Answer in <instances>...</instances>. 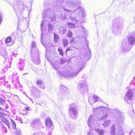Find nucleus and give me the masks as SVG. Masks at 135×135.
Returning a JSON list of instances; mask_svg holds the SVG:
<instances>
[{
  "label": "nucleus",
  "mask_w": 135,
  "mask_h": 135,
  "mask_svg": "<svg viewBox=\"0 0 135 135\" xmlns=\"http://www.w3.org/2000/svg\"><path fill=\"white\" fill-rule=\"evenodd\" d=\"M4 123L7 125H8V124L9 123L8 121L5 118H4Z\"/></svg>",
  "instance_id": "45"
},
{
  "label": "nucleus",
  "mask_w": 135,
  "mask_h": 135,
  "mask_svg": "<svg viewBox=\"0 0 135 135\" xmlns=\"http://www.w3.org/2000/svg\"><path fill=\"white\" fill-rule=\"evenodd\" d=\"M11 37H9L6 38L5 42L6 43H8L11 42Z\"/></svg>",
  "instance_id": "34"
},
{
  "label": "nucleus",
  "mask_w": 135,
  "mask_h": 135,
  "mask_svg": "<svg viewBox=\"0 0 135 135\" xmlns=\"http://www.w3.org/2000/svg\"><path fill=\"white\" fill-rule=\"evenodd\" d=\"M42 80L41 79L38 80L37 81V84L38 85V87L41 88H43L44 86H42Z\"/></svg>",
  "instance_id": "26"
},
{
  "label": "nucleus",
  "mask_w": 135,
  "mask_h": 135,
  "mask_svg": "<svg viewBox=\"0 0 135 135\" xmlns=\"http://www.w3.org/2000/svg\"><path fill=\"white\" fill-rule=\"evenodd\" d=\"M26 96L27 97H28V95H26Z\"/></svg>",
  "instance_id": "62"
},
{
  "label": "nucleus",
  "mask_w": 135,
  "mask_h": 135,
  "mask_svg": "<svg viewBox=\"0 0 135 135\" xmlns=\"http://www.w3.org/2000/svg\"><path fill=\"white\" fill-rule=\"evenodd\" d=\"M74 40V38H73V39H71L70 40V41L71 42H73Z\"/></svg>",
  "instance_id": "56"
},
{
  "label": "nucleus",
  "mask_w": 135,
  "mask_h": 135,
  "mask_svg": "<svg viewBox=\"0 0 135 135\" xmlns=\"http://www.w3.org/2000/svg\"><path fill=\"white\" fill-rule=\"evenodd\" d=\"M54 7H52L51 8H49L44 12V15L47 17V21H54L56 19L54 11L53 10Z\"/></svg>",
  "instance_id": "6"
},
{
  "label": "nucleus",
  "mask_w": 135,
  "mask_h": 135,
  "mask_svg": "<svg viewBox=\"0 0 135 135\" xmlns=\"http://www.w3.org/2000/svg\"><path fill=\"white\" fill-rule=\"evenodd\" d=\"M15 96H16L17 98H18L19 97H18L17 95H15Z\"/></svg>",
  "instance_id": "60"
},
{
  "label": "nucleus",
  "mask_w": 135,
  "mask_h": 135,
  "mask_svg": "<svg viewBox=\"0 0 135 135\" xmlns=\"http://www.w3.org/2000/svg\"><path fill=\"white\" fill-rule=\"evenodd\" d=\"M44 13H43L42 14V18H46V17H45V15H44ZM44 20H45V19H44Z\"/></svg>",
  "instance_id": "49"
},
{
  "label": "nucleus",
  "mask_w": 135,
  "mask_h": 135,
  "mask_svg": "<svg viewBox=\"0 0 135 135\" xmlns=\"http://www.w3.org/2000/svg\"><path fill=\"white\" fill-rule=\"evenodd\" d=\"M52 67L55 68V69L56 70V68H55V65H53L52 66Z\"/></svg>",
  "instance_id": "55"
},
{
  "label": "nucleus",
  "mask_w": 135,
  "mask_h": 135,
  "mask_svg": "<svg viewBox=\"0 0 135 135\" xmlns=\"http://www.w3.org/2000/svg\"><path fill=\"white\" fill-rule=\"evenodd\" d=\"M78 87L80 88V92L82 93H84V91H87L88 89V86L85 81H84L83 83L79 84Z\"/></svg>",
  "instance_id": "13"
},
{
  "label": "nucleus",
  "mask_w": 135,
  "mask_h": 135,
  "mask_svg": "<svg viewBox=\"0 0 135 135\" xmlns=\"http://www.w3.org/2000/svg\"><path fill=\"white\" fill-rule=\"evenodd\" d=\"M54 41L56 43L57 42L59 38V36L56 34L54 33Z\"/></svg>",
  "instance_id": "32"
},
{
  "label": "nucleus",
  "mask_w": 135,
  "mask_h": 135,
  "mask_svg": "<svg viewBox=\"0 0 135 135\" xmlns=\"http://www.w3.org/2000/svg\"><path fill=\"white\" fill-rule=\"evenodd\" d=\"M46 131L48 135H51L53 129L52 127V122L51 120L49 118H48L46 120Z\"/></svg>",
  "instance_id": "10"
},
{
  "label": "nucleus",
  "mask_w": 135,
  "mask_h": 135,
  "mask_svg": "<svg viewBox=\"0 0 135 135\" xmlns=\"http://www.w3.org/2000/svg\"><path fill=\"white\" fill-rule=\"evenodd\" d=\"M39 135H46L44 132H41L39 133Z\"/></svg>",
  "instance_id": "47"
},
{
  "label": "nucleus",
  "mask_w": 135,
  "mask_h": 135,
  "mask_svg": "<svg viewBox=\"0 0 135 135\" xmlns=\"http://www.w3.org/2000/svg\"><path fill=\"white\" fill-rule=\"evenodd\" d=\"M25 109L26 110H30V109L29 107H25Z\"/></svg>",
  "instance_id": "48"
},
{
  "label": "nucleus",
  "mask_w": 135,
  "mask_h": 135,
  "mask_svg": "<svg viewBox=\"0 0 135 135\" xmlns=\"http://www.w3.org/2000/svg\"><path fill=\"white\" fill-rule=\"evenodd\" d=\"M3 114V113L2 112H0V115H2Z\"/></svg>",
  "instance_id": "54"
},
{
  "label": "nucleus",
  "mask_w": 135,
  "mask_h": 135,
  "mask_svg": "<svg viewBox=\"0 0 135 135\" xmlns=\"http://www.w3.org/2000/svg\"><path fill=\"white\" fill-rule=\"evenodd\" d=\"M129 43L132 46L135 42V37L132 36H129L128 38Z\"/></svg>",
  "instance_id": "19"
},
{
  "label": "nucleus",
  "mask_w": 135,
  "mask_h": 135,
  "mask_svg": "<svg viewBox=\"0 0 135 135\" xmlns=\"http://www.w3.org/2000/svg\"><path fill=\"white\" fill-rule=\"evenodd\" d=\"M60 90L59 93L58 94L60 98L65 96L66 93V88L64 86H61L60 88Z\"/></svg>",
  "instance_id": "14"
},
{
  "label": "nucleus",
  "mask_w": 135,
  "mask_h": 135,
  "mask_svg": "<svg viewBox=\"0 0 135 135\" xmlns=\"http://www.w3.org/2000/svg\"><path fill=\"white\" fill-rule=\"evenodd\" d=\"M4 76H3H3H0V78H3Z\"/></svg>",
  "instance_id": "52"
},
{
  "label": "nucleus",
  "mask_w": 135,
  "mask_h": 135,
  "mask_svg": "<svg viewBox=\"0 0 135 135\" xmlns=\"http://www.w3.org/2000/svg\"><path fill=\"white\" fill-rule=\"evenodd\" d=\"M18 53L17 51H15L13 52V53L12 54V55L14 56L15 57H16Z\"/></svg>",
  "instance_id": "42"
},
{
  "label": "nucleus",
  "mask_w": 135,
  "mask_h": 135,
  "mask_svg": "<svg viewBox=\"0 0 135 135\" xmlns=\"http://www.w3.org/2000/svg\"><path fill=\"white\" fill-rule=\"evenodd\" d=\"M63 42L64 46L65 47L68 44L69 42L68 40L66 39H64L63 40Z\"/></svg>",
  "instance_id": "31"
},
{
  "label": "nucleus",
  "mask_w": 135,
  "mask_h": 135,
  "mask_svg": "<svg viewBox=\"0 0 135 135\" xmlns=\"http://www.w3.org/2000/svg\"><path fill=\"white\" fill-rule=\"evenodd\" d=\"M31 55L32 56V58L34 62H36V64H38L40 63V60L39 59V56L38 54H37V57L36 58V59H34V57H33V56L32 55V54H31Z\"/></svg>",
  "instance_id": "23"
},
{
  "label": "nucleus",
  "mask_w": 135,
  "mask_h": 135,
  "mask_svg": "<svg viewBox=\"0 0 135 135\" xmlns=\"http://www.w3.org/2000/svg\"><path fill=\"white\" fill-rule=\"evenodd\" d=\"M111 122L110 120H108L105 121L104 123L102 124L105 127H107L109 125Z\"/></svg>",
  "instance_id": "25"
},
{
  "label": "nucleus",
  "mask_w": 135,
  "mask_h": 135,
  "mask_svg": "<svg viewBox=\"0 0 135 135\" xmlns=\"http://www.w3.org/2000/svg\"><path fill=\"white\" fill-rule=\"evenodd\" d=\"M20 61L19 63L18 68L21 70H22L23 69L25 66L24 61L22 59H20Z\"/></svg>",
  "instance_id": "18"
},
{
  "label": "nucleus",
  "mask_w": 135,
  "mask_h": 135,
  "mask_svg": "<svg viewBox=\"0 0 135 135\" xmlns=\"http://www.w3.org/2000/svg\"><path fill=\"white\" fill-rule=\"evenodd\" d=\"M16 135H21V131L19 130L16 131Z\"/></svg>",
  "instance_id": "44"
},
{
  "label": "nucleus",
  "mask_w": 135,
  "mask_h": 135,
  "mask_svg": "<svg viewBox=\"0 0 135 135\" xmlns=\"http://www.w3.org/2000/svg\"><path fill=\"white\" fill-rule=\"evenodd\" d=\"M32 126L35 129H41V127L44 128V127L43 124H42L39 120L35 119L33 120L31 123Z\"/></svg>",
  "instance_id": "12"
},
{
  "label": "nucleus",
  "mask_w": 135,
  "mask_h": 135,
  "mask_svg": "<svg viewBox=\"0 0 135 135\" xmlns=\"http://www.w3.org/2000/svg\"><path fill=\"white\" fill-rule=\"evenodd\" d=\"M6 109H7L8 108V106H7V105H6Z\"/></svg>",
  "instance_id": "58"
},
{
  "label": "nucleus",
  "mask_w": 135,
  "mask_h": 135,
  "mask_svg": "<svg viewBox=\"0 0 135 135\" xmlns=\"http://www.w3.org/2000/svg\"><path fill=\"white\" fill-rule=\"evenodd\" d=\"M4 103L5 100L3 99L2 97H0V104L2 105L4 104Z\"/></svg>",
  "instance_id": "40"
},
{
  "label": "nucleus",
  "mask_w": 135,
  "mask_h": 135,
  "mask_svg": "<svg viewBox=\"0 0 135 135\" xmlns=\"http://www.w3.org/2000/svg\"><path fill=\"white\" fill-rule=\"evenodd\" d=\"M122 24L118 20L113 21V32L114 33L118 34L120 33L122 27Z\"/></svg>",
  "instance_id": "7"
},
{
  "label": "nucleus",
  "mask_w": 135,
  "mask_h": 135,
  "mask_svg": "<svg viewBox=\"0 0 135 135\" xmlns=\"http://www.w3.org/2000/svg\"><path fill=\"white\" fill-rule=\"evenodd\" d=\"M68 26L70 28H73L75 27L74 24L71 23H68Z\"/></svg>",
  "instance_id": "35"
},
{
  "label": "nucleus",
  "mask_w": 135,
  "mask_h": 135,
  "mask_svg": "<svg viewBox=\"0 0 135 135\" xmlns=\"http://www.w3.org/2000/svg\"><path fill=\"white\" fill-rule=\"evenodd\" d=\"M65 129L66 131L68 132H70L71 131L72 129V128L70 125H68L66 126Z\"/></svg>",
  "instance_id": "30"
},
{
  "label": "nucleus",
  "mask_w": 135,
  "mask_h": 135,
  "mask_svg": "<svg viewBox=\"0 0 135 135\" xmlns=\"http://www.w3.org/2000/svg\"><path fill=\"white\" fill-rule=\"evenodd\" d=\"M28 120H27L26 121L24 122V123H27L28 122ZM21 123H23V122H22L21 121Z\"/></svg>",
  "instance_id": "50"
},
{
  "label": "nucleus",
  "mask_w": 135,
  "mask_h": 135,
  "mask_svg": "<svg viewBox=\"0 0 135 135\" xmlns=\"http://www.w3.org/2000/svg\"><path fill=\"white\" fill-rule=\"evenodd\" d=\"M11 123L12 124V128L13 129H15L16 128V124L14 121L12 120H11Z\"/></svg>",
  "instance_id": "36"
},
{
  "label": "nucleus",
  "mask_w": 135,
  "mask_h": 135,
  "mask_svg": "<svg viewBox=\"0 0 135 135\" xmlns=\"http://www.w3.org/2000/svg\"><path fill=\"white\" fill-rule=\"evenodd\" d=\"M32 135H39L38 133H34Z\"/></svg>",
  "instance_id": "51"
},
{
  "label": "nucleus",
  "mask_w": 135,
  "mask_h": 135,
  "mask_svg": "<svg viewBox=\"0 0 135 135\" xmlns=\"http://www.w3.org/2000/svg\"><path fill=\"white\" fill-rule=\"evenodd\" d=\"M73 34L71 31L69 30L68 31L67 36L70 38L72 37Z\"/></svg>",
  "instance_id": "37"
},
{
  "label": "nucleus",
  "mask_w": 135,
  "mask_h": 135,
  "mask_svg": "<svg viewBox=\"0 0 135 135\" xmlns=\"http://www.w3.org/2000/svg\"><path fill=\"white\" fill-rule=\"evenodd\" d=\"M83 60L81 59L80 62H78L77 63L76 69L72 71H65L62 73V75L66 77H73L76 76L83 68L84 66Z\"/></svg>",
  "instance_id": "3"
},
{
  "label": "nucleus",
  "mask_w": 135,
  "mask_h": 135,
  "mask_svg": "<svg viewBox=\"0 0 135 135\" xmlns=\"http://www.w3.org/2000/svg\"><path fill=\"white\" fill-rule=\"evenodd\" d=\"M66 61L63 58L60 59V63L62 64L65 63Z\"/></svg>",
  "instance_id": "43"
},
{
  "label": "nucleus",
  "mask_w": 135,
  "mask_h": 135,
  "mask_svg": "<svg viewBox=\"0 0 135 135\" xmlns=\"http://www.w3.org/2000/svg\"><path fill=\"white\" fill-rule=\"evenodd\" d=\"M23 9V7L21 6H19V7L18 8H15V10L17 13V15H18V13L21 14Z\"/></svg>",
  "instance_id": "20"
},
{
  "label": "nucleus",
  "mask_w": 135,
  "mask_h": 135,
  "mask_svg": "<svg viewBox=\"0 0 135 135\" xmlns=\"http://www.w3.org/2000/svg\"><path fill=\"white\" fill-rule=\"evenodd\" d=\"M29 99L31 101H32V99L30 98H29Z\"/></svg>",
  "instance_id": "59"
},
{
  "label": "nucleus",
  "mask_w": 135,
  "mask_h": 135,
  "mask_svg": "<svg viewBox=\"0 0 135 135\" xmlns=\"http://www.w3.org/2000/svg\"><path fill=\"white\" fill-rule=\"evenodd\" d=\"M7 125L8 126V128L9 129L10 128V124L9 123L8 124V125Z\"/></svg>",
  "instance_id": "53"
},
{
  "label": "nucleus",
  "mask_w": 135,
  "mask_h": 135,
  "mask_svg": "<svg viewBox=\"0 0 135 135\" xmlns=\"http://www.w3.org/2000/svg\"><path fill=\"white\" fill-rule=\"evenodd\" d=\"M109 109L107 107H99L97 108H94L93 111L94 112L100 115L104 114L101 118L99 121L104 120L107 119V114L109 112Z\"/></svg>",
  "instance_id": "4"
},
{
  "label": "nucleus",
  "mask_w": 135,
  "mask_h": 135,
  "mask_svg": "<svg viewBox=\"0 0 135 135\" xmlns=\"http://www.w3.org/2000/svg\"><path fill=\"white\" fill-rule=\"evenodd\" d=\"M0 55L3 57L5 60L4 61H8L9 62L10 60L8 56V54L6 51V48L4 47H1L0 49Z\"/></svg>",
  "instance_id": "11"
},
{
  "label": "nucleus",
  "mask_w": 135,
  "mask_h": 135,
  "mask_svg": "<svg viewBox=\"0 0 135 135\" xmlns=\"http://www.w3.org/2000/svg\"><path fill=\"white\" fill-rule=\"evenodd\" d=\"M88 102L89 103L91 104L92 105L95 103V100L93 97H89L88 98Z\"/></svg>",
  "instance_id": "27"
},
{
  "label": "nucleus",
  "mask_w": 135,
  "mask_h": 135,
  "mask_svg": "<svg viewBox=\"0 0 135 135\" xmlns=\"http://www.w3.org/2000/svg\"><path fill=\"white\" fill-rule=\"evenodd\" d=\"M90 55V50L88 49L87 50L86 52L85 53L84 57L86 60H89Z\"/></svg>",
  "instance_id": "21"
},
{
  "label": "nucleus",
  "mask_w": 135,
  "mask_h": 135,
  "mask_svg": "<svg viewBox=\"0 0 135 135\" xmlns=\"http://www.w3.org/2000/svg\"><path fill=\"white\" fill-rule=\"evenodd\" d=\"M93 97L95 100V103L98 102H102V99L98 96L95 95H94Z\"/></svg>",
  "instance_id": "24"
},
{
  "label": "nucleus",
  "mask_w": 135,
  "mask_h": 135,
  "mask_svg": "<svg viewBox=\"0 0 135 135\" xmlns=\"http://www.w3.org/2000/svg\"><path fill=\"white\" fill-rule=\"evenodd\" d=\"M94 131L101 135H103L104 133V131L102 129H95Z\"/></svg>",
  "instance_id": "28"
},
{
  "label": "nucleus",
  "mask_w": 135,
  "mask_h": 135,
  "mask_svg": "<svg viewBox=\"0 0 135 135\" xmlns=\"http://www.w3.org/2000/svg\"><path fill=\"white\" fill-rule=\"evenodd\" d=\"M13 78L12 80V83H14L15 81H16L18 80V76H17V73L16 72H14L12 75Z\"/></svg>",
  "instance_id": "22"
},
{
  "label": "nucleus",
  "mask_w": 135,
  "mask_h": 135,
  "mask_svg": "<svg viewBox=\"0 0 135 135\" xmlns=\"http://www.w3.org/2000/svg\"><path fill=\"white\" fill-rule=\"evenodd\" d=\"M48 29L49 31H51L52 30V27L51 24L50 23L48 24Z\"/></svg>",
  "instance_id": "39"
},
{
  "label": "nucleus",
  "mask_w": 135,
  "mask_h": 135,
  "mask_svg": "<svg viewBox=\"0 0 135 135\" xmlns=\"http://www.w3.org/2000/svg\"><path fill=\"white\" fill-rule=\"evenodd\" d=\"M113 113L117 118V121L112 126L110 129V133L112 135L115 133L118 135H124V131L122 127H120V124L124 123V117L122 115L120 112L117 109L113 110Z\"/></svg>",
  "instance_id": "2"
},
{
  "label": "nucleus",
  "mask_w": 135,
  "mask_h": 135,
  "mask_svg": "<svg viewBox=\"0 0 135 135\" xmlns=\"http://www.w3.org/2000/svg\"><path fill=\"white\" fill-rule=\"evenodd\" d=\"M70 116L74 119H76L78 115L77 105L76 103H73L69 106L68 110Z\"/></svg>",
  "instance_id": "5"
},
{
  "label": "nucleus",
  "mask_w": 135,
  "mask_h": 135,
  "mask_svg": "<svg viewBox=\"0 0 135 135\" xmlns=\"http://www.w3.org/2000/svg\"><path fill=\"white\" fill-rule=\"evenodd\" d=\"M132 47L128 42L127 40H124L122 41L120 47L121 49L123 52H127L131 49Z\"/></svg>",
  "instance_id": "9"
},
{
  "label": "nucleus",
  "mask_w": 135,
  "mask_h": 135,
  "mask_svg": "<svg viewBox=\"0 0 135 135\" xmlns=\"http://www.w3.org/2000/svg\"><path fill=\"white\" fill-rule=\"evenodd\" d=\"M80 3V1L79 0H64L62 6H64L63 8L66 11V12L64 11L61 13L59 16V18L63 20L66 19L67 15L66 13V12H71V10L67 9L65 8V7H66L68 8H72L74 9L73 11L72 12L71 14V18L73 21L77 22V20L75 18L77 14H75L74 16L75 13L78 11L79 12L78 14L81 13L83 14L84 12V9L83 7L78 8Z\"/></svg>",
  "instance_id": "1"
},
{
  "label": "nucleus",
  "mask_w": 135,
  "mask_h": 135,
  "mask_svg": "<svg viewBox=\"0 0 135 135\" xmlns=\"http://www.w3.org/2000/svg\"><path fill=\"white\" fill-rule=\"evenodd\" d=\"M72 50V49L70 47H69L66 50V53H67V52L68 51H70L71 50Z\"/></svg>",
  "instance_id": "46"
},
{
  "label": "nucleus",
  "mask_w": 135,
  "mask_h": 135,
  "mask_svg": "<svg viewBox=\"0 0 135 135\" xmlns=\"http://www.w3.org/2000/svg\"><path fill=\"white\" fill-rule=\"evenodd\" d=\"M79 29L80 31H82L84 34H86L87 32L85 28L83 26L80 27H79Z\"/></svg>",
  "instance_id": "29"
},
{
  "label": "nucleus",
  "mask_w": 135,
  "mask_h": 135,
  "mask_svg": "<svg viewBox=\"0 0 135 135\" xmlns=\"http://www.w3.org/2000/svg\"><path fill=\"white\" fill-rule=\"evenodd\" d=\"M134 88H132L126 92L125 98L129 104H131L133 103V102L131 101H132L131 99L134 96Z\"/></svg>",
  "instance_id": "8"
},
{
  "label": "nucleus",
  "mask_w": 135,
  "mask_h": 135,
  "mask_svg": "<svg viewBox=\"0 0 135 135\" xmlns=\"http://www.w3.org/2000/svg\"><path fill=\"white\" fill-rule=\"evenodd\" d=\"M28 74V73H26V74H23V75H25V74Z\"/></svg>",
  "instance_id": "61"
},
{
  "label": "nucleus",
  "mask_w": 135,
  "mask_h": 135,
  "mask_svg": "<svg viewBox=\"0 0 135 135\" xmlns=\"http://www.w3.org/2000/svg\"><path fill=\"white\" fill-rule=\"evenodd\" d=\"M36 44L35 42L33 41L31 45V53L32 54V52L33 50V48H35L36 47Z\"/></svg>",
  "instance_id": "33"
},
{
  "label": "nucleus",
  "mask_w": 135,
  "mask_h": 135,
  "mask_svg": "<svg viewBox=\"0 0 135 135\" xmlns=\"http://www.w3.org/2000/svg\"><path fill=\"white\" fill-rule=\"evenodd\" d=\"M131 86L135 88V79L134 77L133 81L131 83Z\"/></svg>",
  "instance_id": "38"
},
{
  "label": "nucleus",
  "mask_w": 135,
  "mask_h": 135,
  "mask_svg": "<svg viewBox=\"0 0 135 135\" xmlns=\"http://www.w3.org/2000/svg\"><path fill=\"white\" fill-rule=\"evenodd\" d=\"M0 109H1V110H2L3 111V109H2V108H1L0 107Z\"/></svg>",
  "instance_id": "57"
},
{
  "label": "nucleus",
  "mask_w": 135,
  "mask_h": 135,
  "mask_svg": "<svg viewBox=\"0 0 135 135\" xmlns=\"http://www.w3.org/2000/svg\"><path fill=\"white\" fill-rule=\"evenodd\" d=\"M58 51L59 52L60 55H63V53L62 49L61 48H59L58 49Z\"/></svg>",
  "instance_id": "41"
},
{
  "label": "nucleus",
  "mask_w": 135,
  "mask_h": 135,
  "mask_svg": "<svg viewBox=\"0 0 135 135\" xmlns=\"http://www.w3.org/2000/svg\"><path fill=\"white\" fill-rule=\"evenodd\" d=\"M92 117V116L90 115L88 120V125L89 127H90L91 126L94 124L95 122H96L95 119H91Z\"/></svg>",
  "instance_id": "16"
},
{
  "label": "nucleus",
  "mask_w": 135,
  "mask_h": 135,
  "mask_svg": "<svg viewBox=\"0 0 135 135\" xmlns=\"http://www.w3.org/2000/svg\"><path fill=\"white\" fill-rule=\"evenodd\" d=\"M45 21L43 20L41 22V29L42 31V34L41 35V39L42 37L44 34V32L45 31V30H47L46 28V25L44 24V22Z\"/></svg>",
  "instance_id": "15"
},
{
  "label": "nucleus",
  "mask_w": 135,
  "mask_h": 135,
  "mask_svg": "<svg viewBox=\"0 0 135 135\" xmlns=\"http://www.w3.org/2000/svg\"><path fill=\"white\" fill-rule=\"evenodd\" d=\"M59 33L62 35L64 34L66 31V28L65 26H61L58 28Z\"/></svg>",
  "instance_id": "17"
}]
</instances>
